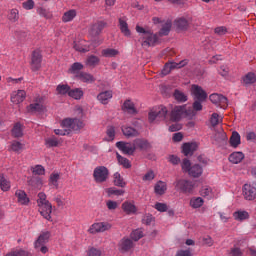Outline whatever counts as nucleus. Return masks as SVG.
Returning a JSON list of instances; mask_svg holds the SVG:
<instances>
[{"mask_svg":"<svg viewBox=\"0 0 256 256\" xmlns=\"http://www.w3.org/2000/svg\"><path fill=\"white\" fill-rule=\"evenodd\" d=\"M36 203L41 217L46 221L53 222V204L47 199L45 192L38 193Z\"/></svg>","mask_w":256,"mask_h":256,"instance_id":"f257e3e1","label":"nucleus"},{"mask_svg":"<svg viewBox=\"0 0 256 256\" xmlns=\"http://www.w3.org/2000/svg\"><path fill=\"white\" fill-rule=\"evenodd\" d=\"M136 31L137 33L142 34V36L140 37V42L144 49H149V47H155L158 41L157 34H153L151 30H145V28L139 25L136 26Z\"/></svg>","mask_w":256,"mask_h":256,"instance_id":"f03ea898","label":"nucleus"},{"mask_svg":"<svg viewBox=\"0 0 256 256\" xmlns=\"http://www.w3.org/2000/svg\"><path fill=\"white\" fill-rule=\"evenodd\" d=\"M150 123L155 121H169V109L165 105L154 106L148 113Z\"/></svg>","mask_w":256,"mask_h":256,"instance_id":"7ed1b4c3","label":"nucleus"},{"mask_svg":"<svg viewBox=\"0 0 256 256\" xmlns=\"http://www.w3.org/2000/svg\"><path fill=\"white\" fill-rule=\"evenodd\" d=\"M60 127L68 129L70 133H81V130L85 129V121L79 118H64L60 122Z\"/></svg>","mask_w":256,"mask_h":256,"instance_id":"20e7f679","label":"nucleus"},{"mask_svg":"<svg viewBox=\"0 0 256 256\" xmlns=\"http://www.w3.org/2000/svg\"><path fill=\"white\" fill-rule=\"evenodd\" d=\"M168 114V121H172V123H179L181 119H185L189 115L186 105L182 106H173L170 105Z\"/></svg>","mask_w":256,"mask_h":256,"instance_id":"39448f33","label":"nucleus"},{"mask_svg":"<svg viewBox=\"0 0 256 256\" xmlns=\"http://www.w3.org/2000/svg\"><path fill=\"white\" fill-rule=\"evenodd\" d=\"M51 239V232L50 231H42L36 241L34 242V249L42 252L43 255L49 253V248L46 246Z\"/></svg>","mask_w":256,"mask_h":256,"instance_id":"423d86ee","label":"nucleus"},{"mask_svg":"<svg viewBox=\"0 0 256 256\" xmlns=\"http://www.w3.org/2000/svg\"><path fill=\"white\" fill-rule=\"evenodd\" d=\"M112 225L109 222H94L89 226L87 233L89 235H99V233H105V231H110Z\"/></svg>","mask_w":256,"mask_h":256,"instance_id":"0eeeda50","label":"nucleus"},{"mask_svg":"<svg viewBox=\"0 0 256 256\" xmlns=\"http://www.w3.org/2000/svg\"><path fill=\"white\" fill-rule=\"evenodd\" d=\"M95 183H105L109 179V169L105 166H98L93 171Z\"/></svg>","mask_w":256,"mask_h":256,"instance_id":"6e6552de","label":"nucleus"},{"mask_svg":"<svg viewBox=\"0 0 256 256\" xmlns=\"http://www.w3.org/2000/svg\"><path fill=\"white\" fill-rule=\"evenodd\" d=\"M242 197L245 201H255L256 187L251 183H245L242 186Z\"/></svg>","mask_w":256,"mask_h":256,"instance_id":"1a4fd4ad","label":"nucleus"},{"mask_svg":"<svg viewBox=\"0 0 256 256\" xmlns=\"http://www.w3.org/2000/svg\"><path fill=\"white\" fill-rule=\"evenodd\" d=\"M43 97H38L35 100V103L29 104L25 108V113L29 115H35V113H41L44 111L45 107L43 106Z\"/></svg>","mask_w":256,"mask_h":256,"instance_id":"9d476101","label":"nucleus"},{"mask_svg":"<svg viewBox=\"0 0 256 256\" xmlns=\"http://www.w3.org/2000/svg\"><path fill=\"white\" fill-rule=\"evenodd\" d=\"M196 182H191L189 180L180 179L176 182V189L182 191V193H193L195 191Z\"/></svg>","mask_w":256,"mask_h":256,"instance_id":"9b49d317","label":"nucleus"},{"mask_svg":"<svg viewBox=\"0 0 256 256\" xmlns=\"http://www.w3.org/2000/svg\"><path fill=\"white\" fill-rule=\"evenodd\" d=\"M43 61V54L41 53V50L36 49L32 52L31 55V69L32 71H39L41 69V63Z\"/></svg>","mask_w":256,"mask_h":256,"instance_id":"f8f14e48","label":"nucleus"},{"mask_svg":"<svg viewBox=\"0 0 256 256\" xmlns=\"http://www.w3.org/2000/svg\"><path fill=\"white\" fill-rule=\"evenodd\" d=\"M210 101L211 103H213L217 107H220L221 109H227L229 105V101L227 100V97L218 93L211 94Z\"/></svg>","mask_w":256,"mask_h":256,"instance_id":"ddd939ff","label":"nucleus"},{"mask_svg":"<svg viewBox=\"0 0 256 256\" xmlns=\"http://www.w3.org/2000/svg\"><path fill=\"white\" fill-rule=\"evenodd\" d=\"M27 99V92L25 90H14L10 94V101L13 105H21Z\"/></svg>","mask_w":256,"mask_h":256,"instance_id":"4468645a","label":"nucleus"},{"mask_svg":"<svg viewBox=\"0 0 256 256\" xmlns=\"http://www.w3.org/2000/svg\"><path fill=\"white\" fill-rule=\"evenodd\" d=\"M190 93L197 101H205L207 99V92L199 85L193 84L190 88Z\"/></svg>","mask_w":256,"mask_h":256,"instance_id":"2eb2a0df","label":"nucleus"},{"mask_svg":"<svg viewBox=\"0 0 256 256\" xmlns=\"http://www.w3.org/2000/svg\"><path fill=\"white\" fill-rule=\"evenodd\" d=\"M116 147L125 155H133V153H135V150L137 149L135 142L134 144L127 142H117Z\"/></svg>","mask_w":256,"mask_h":256,"instance_id":"dca6fc26","label":"nucleus"},{"mask_svg":"<svg viewBox=\"0 0 256 256\" xmlns=\"http://www.w3.org/2000/svg\"><path fill=\"white\" fill-rule=\"evenodd\" d=\"M191 25V18L180 17L174 21V27L177 31H187Z\"/></svg>","mask_w":256,"mask_h":256,"instance_id":"f3484780","label":"nucleus"},{"mask_svg":"<svg viewBox=\"0 0 256 256\" xmlns=\"http://www.w3.org/2000/svg\"><path fill=\"white\" fill-rule=\"evenodd\" d=\"M153 23L157 25L158 23H162V28L160 29L159 34L160 35H169V32L171 31V20H167L166 22L161 21V18L159 17H154L152 19Z\"/></svg>","mask_w":256,"mask_h":256,"instance_id":"a211bd4d","label":"nucleus"},{"mask_svg":"<svg viewBox=\"0 0 256 256\" xmlns=\"http://www.w3.org/2000/svg\"><path fill=\"white\" fill-rule=\"evenodd\" d=\"M105 27H107V22L98 21L90 27L89 34L92 35V37H97V35H101V31H103Z\"/></svg>","mask_w":256,"mask_h":256,"instance_id":"6ab92c4d","label":"nucleus"},{"mask_svg":"<svg viewBox=\"0 0 256 256\" xmlns=\"http://www.w3.org/2000/svg\"><path fill=\"white\" fill-rule=\"evenodd\" d=\"M127 16H121L118 18L119 29L125 37H131V30H129V24H127Z\"/></svg>","mask_w":256,"mask_h":256,"instance_id":"aec40b11","label":"nucleus"},{"mask_svg":"<svg viewBox=\"0 0 256 256\" xmlns=\"http://www.w3.org/2000/svg\"><path fill=\"white\" fill-rule=\"evenodd\" d=\"M59 181H61V172L53 171L48 178V185L52 189H59Z\"/></svg>","mask_w":256,"mask_h":256,"instance_id":"412c9836","label":"nucleus"},{"mask_svg":"<svg viewBox=\"0 0 256 256\" xmlns=\"http://www.w3.org/2000/svg\"><path fill=\"white\" fill-rule=\"evenodd\" d=\"M196 149H199V144H197V142H187L182 145V153L186 157L193 155Z\"/></svg>","mask_w":256,"mask_h":256,"instance_id":"4be33fe9","label":"nucleus"},{"mask_svg":"<svg viewBox=\"0 0 256 256\" xmlns=\"http://www.w3.org/2000/svg\"><path fill=\"white\" fill-rule=\"evenodd\" d=\"M244 160L245 153H243L242 151L232 152L228 157V161L229 163H232V165H239V163L243 162Z\"/></svg>","mask_w":256,"mask_h":256,"instance_id":"5701e85b","label":"nucleus"},{"mask_svg":"<svg viewBox=\"0 0 256 256\" xmlns=\"http://www.w3.org/2000/svg\"><path fill=\"white\" fill-rule=\"evenodd\" d=\"M181 67H185V61L177 62H169L166 63L163 70L162 75H169L173 69H181Z\"/></svg>","mask_w":256,"mask_h":256,"instance_id":"b1692460","label":"nucleus"},{"mask_svg":"<svg viewBox=\"0 0 256 256\" xmlns=\"http://www.w3.org/2000/svg\"><path fill=\"white\" fill-rule=\"evenodd\" d=\"M133 247V241L129 238H122L118 243V249L121 251V253H127V251H131Z\"/></svg>","mask_w":256,"mask_h":256,"instance_id":"393cba45","label":"nucleus"},{"mask_svg":"<svg viewBox=\"0 0 256 256\" xmlns=\"http://www.w3.org/2000/svg\"><path fill=\"white\" fill-rule=\"evenodd\" d=\"M74 49L75 51H79L80 53H87L91 51V46L87 40H79L74 42Z\"/></svg>","mask_w":256,"mask_h":256,"instance_id":"a878e982","label":"nucleus"},{"mask_svg":"<svg viewBox=\"0 0 256 256\" xmlns=\"http://www.w3.org/2000/svg\"><path fill=\"white\" fill-rule=\"evenodd\" d=\"M15 197L18 205H29L31 201L24 190H16Z\"/></svg>","mask_w":256,"mask_h":256,"instance_id":"bb28decb","label":"nucleus"},{"mask_svg":"<svg viewBox=\"0 0 256 256\" xmlns=\"http://www.w3.org/2000/svg\"><path fill=\"white\" fill-rule=\"evenodd\" d=\"M199 193L201 197H204V199H215V197H217L215 189L210 186H202Z\"/></svg>","mask_w":256,"mask_h":256,"instance_id":"cd10ccee","label":"nucleus"},{"mask_svg":"<svg viewBox=\"0 0 256 256\" xmlns=\"http://www.w3.org/2000/svg\"><path fill=\"white\" fill-rule=\"evenodd\" d=\"M85 69V66L81 62H74L68 69L69 75H74L77 79V75H80L81 72Z\"/></svg>","mask_w":256,"mask_h":256,"instance_id":"c85d7f7f","label":"nucleus"},{"mask_svg":"<svg viewBox=\"0 0 256 256\" xmlns=\"http://www.w3.org/2000/svg\"><path fill=\"white\" fill-rule=\"evenodd\" d=\"M122 210L126 215H135L137 213V206H135V202L125 201L122 204Z\"/></svg>","mask_w":256,"mask_h":256,"instance_id":"c756f323","label":"nucleus"},{"mask_svg":"<svg viewBox=\"0 0 256 256\" xmlns=\"http://www.w3.org/2000/svg\"><path fill=\"white\" fill-rule=\"evenodd\" d=\"M76 79H78L82 83H95V76L88 72H80V74L77 75Z\"/></svg>","mask_w":256,"mask_h":256,"instance_id":"7c9ffc66","label":"nucleus"},{"mask_svg":"<svg viewBox=\"0 0 256 256\" xmlns=\"http://www.w3.org/2000/svg\"><path fill=\"white\" fill-rule=\"evenodd\" d=\"M229 144H230V147H232L233 149H237V147L241 145V135L239 134V132L237 131L232 132V135L229 139Z\"/></svg>","mask_w":256,"mask_h":256,"instance_id":"2f4dec72","label":"nucleus"},{"mask_svg":"<svg viewBox=\"0 0 256 256\" xmlns=\"http://www.w3.org/2000/svg\"><path fill=\"white\" fill-rule=\"evenodd\" d=\"M75 17H77V10L70 9L63 13L62 18H61L62 23H71V21H73V19H75Z\"/></svg>","mask_w":256,"mask_h":256,"instance_id":"473e14b6","label":"nucleus"},{"mask_svg":"<svg viewBox=\"0 0 256 256\" xmlns=\"http://www.w3.org/2000/svg\"><path fill=\"white\" fill-rule=\"evenodd\" d=\"M98 101L102 103V105H107L111 99H113V92L112 91H105L97 96Z\"/></svg>","mask_w":256,"mask_h":256,"instance_id":"72a5a7b5","label":"nucleus"},{"mask_svg":"<svg viewBox=\"0 0 256 256\" xmlns=\"http://www.w3.org/2000/svg\"><path fill=\"white\" fill-rule=\"evenodd\" d=\"M113 184L115 185V187H121V188L127 187V182L119 172L114 173Z\"/></svg>","mask_w":256,"mask_h":256,"instance_id":"f704fd0d","label":"nucleus"},{"mask_svg":"<svg viewBox=\"0 0 256 256\" xmlns=\"http://www.w3.org/2000/svg\"><path fill=\"white\" fill-rule=\"evenodd\" d=\"M101 63V59L98 56L90 55L86 58L85 65L86 67L95 68Z\"/></svg>","mask_w":256,"mask_h":256,"instance_id":"c9c22d12","label":"nucleus"},{"mask_svg":"<svg viewBox=\"0 0 256 256\" xmlns=\"http://www.w3.org/2000/svg\"><path fill=\"white\" fill-rule=\"evenodd\" d=\"M188 175L194 178L201 177V175H203V168L200 165L195 164L190 168Z\"/></svg>","mask_w":256,"mask_h":256,"instance_id":"e433bc0d","label":"nucleus"},{"mask_svg":"<svg viewBox=\"0 0 256 256\" xmlns=\"http://www.w3.org/2000/svg\"><path fill=\"white\" fill-rule=\"evenodd\" d=\"M0 189L4 193L11 191V180L7 179L5 176H0Z\"/></svg>","mask_w":256,"mask_h":256,"instance_id":"4c0bfd02","label":"nucleus"},{"mask_svg":"<svg viewBox=\"0 0 256 256\" xmlns=\"http://www.w3.org/2000/svg\"><path fill=\"white\" fill-rule=\"evenodd\" d=\"M123 111L126 113H130L131 115L137 113V109L135 108V104L131 100H126L122 106Z\"/></svg>","mask_w":256,"mask_h":256,"instance_id":"58836bf2","label":"nucleus"},{"mask_svg":"<svg viewBox=\"0 0 256 256\" xmlns=\"http://www.w3.org/2000/svg\"><path fill=\"white\" fill-rule=\"evenodd\" d=\"M154 191L156 195H165V192L167 191V183L158 181L154 186Z\"/></svg>","mask_w":256,"mask_h":256,"instance_id":"ea45409f","label":"nucleus"},{"mask_svg":"<svg viewBox=\"0 0 256 256\" xmlns=\"http://www.w3.org/2000/svg\"><path fill=\"white\" fill-rule=\"evenodd\" d=\"M45 145L48 149H51L52 147H59V145H61V140L57 139L55 136H51L45 139Z\"/></svg>","mask_w":256,"mask_h":256,"instance_id":"a19ab883","label":"nucleus"},{"mask_svg":"<svg viewBox=\"0 0 256 256\" xmlns=\"http://www.w3.org/2000/svg\"><path fill=\"white\" fill-rule=\"evenodd\" d=\"M242 82L244 85H253V83H256V74L254 72H248L242 78Z\"/></svg>","mask_w":256,"mask_h":256,"instance_id":"79ce46f5","label":"nucleus"},{"mask_svg":"<svg viewBox=\"0 0 256 256\" xmlns=\"http://www.w3.org/2000/svg\"><path fill=\"white\" fill-rule=\"evenodd\" d=\"M233 217L235 221H246V219H249V212L245 210H238L233 213Z\"/></svg>","mask_w":256,"mask_h":256,"instance_id":"37998d69","label":"nucleus"},{"mask_svg":"<svg viewBox=\"0 0 256 256\" xmlns=\"http://www.w3.org/2000/svg\"><path fill=\"white\" fill-rule=\"evenodd\" d=\"M204 203L205 200L201 197H192L190 199V207H192V209H200V207H203Z\"/></svg>","mask_w":256,"mask_h":256,"instance_id":"c03bdc74","label":"nucleus"},{"mask_svg":"<svg viewBox=\"0 0 256 256\" xmlns=\"http://www.w3.org/2000/svg\"><path fill=\"white\" fill-rule=\"evenodd\" d=\"M28 185L33 189L41 190L43 188V179L31 178L30 180H28Z\"/></svg>","mask_w":256,"mask_h":256,"instance_id":"a18cd8bd","label":"nucleus"},{"mask_svg":"<svg viewBox=\"0 0 256 256\" xmlns=\"http://www.w3.org/2000/svg\"><path fill=\"white\" fill-rule=\"evenodd\" d=\"M23 149V144L19 141H12L8 146V151L11 153H19Z\"/></svg>","mask_w":256,"mask_h":256,"instance_id":"49530a36","label":"nucleus"},{"mask_svg":"<svg viewBox=\"0 0 256 256\" xmlns=\"http://www.w3.org/2000/svg\"><path fill=\"white\" fill-rule=\"evenodd\" d=\"M8 19L11 23H17L19 21V9L13 8L8 11Z\"/></svg>","mask_w":256,"mask_h":256,"instance_id":"de8ad7c7","label":"nucleus"},{"mask_svg":"<svg viewBox=\"0 0 256 256\" xmlns=\"http://www.w3.org/2000/svg\"><path fill=\"white\" fill-rule=\"evenodd\" d=\"M69 97L79 100L83 97V90L81 88L70 89L68 92Z\"/></svg>","mask_w":256,"mask_h":256,"instance_id":"09e8293b","label":"nucleus"},{"mask_svg":"<svg viewBox=\"0 0 256 256\" xmlns=\"http://www.w3.org/2000/svg\"><path fill=\"white\" fill-rule=\"evenodd\" d=\"M210 123L212 127H217V125H220V123H223V116L213 113L210 117Z\"/></svg>","mask_w":256,"mask_h":256,"instance_id":"8fccbe9b","label":"nucleus"},{"mask_svg":"<svg viewBox=\"0 0 256 256\" xmlns=\"http://www.w3.org/2000/svg\"><path fill=\"white\" fill-rule=\"evenodd\" d=\"M102 57H117L119 50L114 48H106L102 50Z\"/></svg>","mask_w":256,"mask_h":256,"instance_id":"3c124183","label":"nucleus"},{"mask_svg":"<svg viewBox=\"0 0 256 256\" xmlns=\"http://www.w3.org/2000/svg\"><path fill=\"white\" fill-rule=\"evenodd\" d=\"M23 135V125L21 123H16L12 128V136L19 138Z\"/></svg>","mask_w":256,"mask_h":256,"instance_id":"603ef678","label":"nucleus"},{"mask_svg":"<svg viewBox=\"0 0 256 256\" xmlns=\"http://www.w3.org/2000/svg\"><path fill=\"white\" fill-rule=\"evenodd\" d=\"M71 91V87H69L67 84H59L56 87V93L57 95H67Z\"/></svg>","mask_w":256,"mask_h":256,"instance_id":"864d4df0","label":"nucleus"},{"mask_svg":"<svg viewBox=\"0 0 256 256\" xmlns=\"http://www.w3.org/2000/svg\"><path fill=\"white\" fill-rule=\"evenodd\" d=\"M105 193L108 195V197H111V195H116L117 197H119L121 195H125V190H119L115 187H111L105 189Z\"/></svg>","mask_w":256,"mask_h":256,"instance_id":"5fc2aeb1","label":"nucleus"},{"mask_svg":"<svg viewBox=\"0 0 256 256\" xmlns=\"http://www.w3.org/2000/svg\"><path fill=\"white\" fill-rule=\"evenodd\" d=\"M117 161L124 169H131V161H129V159L117 154Z\"/></svg>","mask_w":256,"mask_h":256,"instance_id":"6e6d98bb","label":"nucleus"},{"mask_svg":"<svg viewBox=\"0 0 256 256\" xmlns=\"http://www.w3.org/2000/svg\"><path fill=\"white\" fill-rule=\"evenodd\" d=\"M122 132L125 137H137L139 135V132L131 127H122Z\"/></svg>","mask_w":256,"mask_h":256,"instance_id":"4d7b16f0","label":"nucleus"},{"mask_svg":"<svg viewBox=\"0 0 256 256\" xmlns=\"http://www.w3.org/2000/svg\"><path fill=\"white\" fill-rule=\"evenodd\" d=\"M32 175H45V167L43 165H35L30 168Z\"/></svg>","mask_w":256,"mask_h":256,"instance_id":"13d9d810","label":"nucleus"},{"mask_svg":"<svg viewBox=\"0 0 256 256\" xmlns=\"http://www.w3.org/2000/svg\"><path fill=\"white\" fill-rule=\"evenodd\" d=\"M115 140V127L108 126L106 130L105 141H114Z\"/></svg>","mask_w":256,"mask_h":256,"instance_id":"bf43d9fd","label":"nucleus"},{"mask_svg":"<svg viewBox=\"0 0 256 256\" xmlns=\"http://www.w3.org/2000/svg\"><path fill=\"white\" fill-rule=\"evenodd\" d=\"M144 236L142 229L133 230L130 234L132 241H139Z\"/></svg>","mask_w":256,"mask_h":256,"instance_id":"052dcab7","label":"nucleus"},{"mask_svg":"<svg viewBox=\"0 0 256 256\" xmlns=\"http://www.w3.org/2000/svg\"><path fill=\"white\" fill-rule=\"evenodd\" d=\"M174 99H176V101H179L180 103H185V101H187V95L179 90H175Z\"/></svg>","mask_w":256,"mask_h":256,"instance_id":"680f3d73","label":"nucleus"},{"mask_svg":"<svg viewBox=\"0 0 256 256\" xmlns=\"http://www.w3.org/2000/svg\"><path fill=\"white\" fill-rule=\"evenodd\" d=\"M29 253L23 249H16L12 250L11 252L7 253L5 256H28Z\"/></svg>","mask_w":256,"mask_h":256,"instance_id":"e2e57ef3","label":"nucleus"},{"mask_svg":"<svg viewBox=\"0 0 256 256\" xmlns=\"http://www.w3.org/2000/svg\"><path fill=\"white\" fill-rule=\"evenodd\" d=\"M136 148L139 149H149V142L147 140L137 139L134 141Z\"/></svg>","mask_w":256,"mask_h":256,"instance_id":"0e129e2a","label":"nucleus"},{"mask_svg":"<svg viewBox=\"0 0 256 256\" xmlns=\"http://www.w3.org/2000/svg\"><path fill=\"white\" fill-rule=\"evenodd\" d=\"M37 13L45 19H51L53 17V14L45 8H38Z\"/></svg>","mask_w":256,"mask_h":256,"instance_id":"69168bd1","label":"nucleus"},{"mask_svg":"<svg viewBox=\"0 0 256 256\" xmlns=\"http://www.w3.org/2000/svg\"><path fill=\"white\" fill-rule=\"evenodd\" d=\"M175 256H193V250L191 248L179 249Z\"/></svg>","mask_w":256,"mask_h":256,"instance_id":"338daca9","label":"nucleus"},{"mask_svg":"<svg viewBox=\"0 0 256 256\" xmlns=\"http://www.w3.org/2000/svg\"><path fill=\"white\" fill-rule=\"evenodd\" d=\"M87 256H101V249L90 247L87 251Z\"/></svg>","mask_w":256,"mask_h":256,"instance_id":"774afa93","label":"nucleus"}]
</instances>
